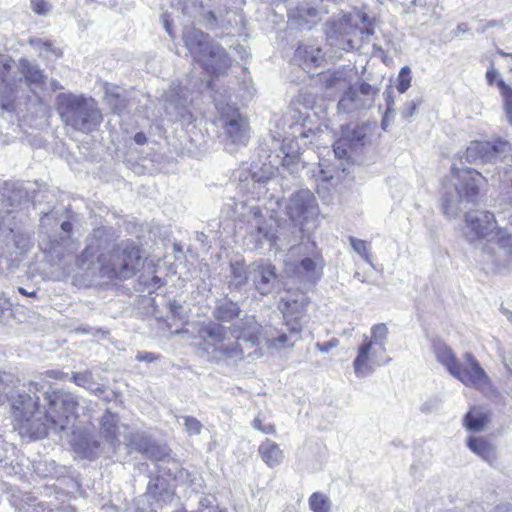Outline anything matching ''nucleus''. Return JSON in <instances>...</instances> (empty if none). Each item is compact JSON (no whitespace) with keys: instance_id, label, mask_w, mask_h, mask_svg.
<instances>
[{"instance_id":"5","label":"nucleus","mask_w":512,"mask_h":512,"mask_svg":"<svg viewBox=\"0 0 512 512\" xmlns=\"http://www.w3.org/2000/svg\"><path fill=\"white\" fill-rule=\"evenodd\" d=\"M228 333H230L228 328L216 322L203 324L198 330L199 337L205 342L207 352L217 362H237L243 357L239 342L231 341Z\"/></svg>"},{"instance_id":"2","label":"nucleus","mask_w":512,"mask_h":512,"mask_svg":"<svg viewBox=\"0 0 512 512\" xmlns=\"http://www.w3.org/2000/svg\"><path fill=\"white\" fill-rule=\"evenodd\" d=\"M96 252V247L88 245L77 258V266L92 274L98 271L102 277L128 279L136 273L141 263L138 247L128 241L119 243L107 254L96 257Z\"/></svg>"},{"instance_id":"29","label":"nucleus","mask_w":512,"mask_h":512,"mask_svg":"<svg viewBox=\"0 0 512 512\" xmlns=\"http://www.w3.org/2000/svg\"><path fill=\"white\" fill-rule=\"evenodd\" d=\"M73 447L77 453L85 458L97 457L105 450L104 447H101L100 442L94 439L92 435L84 433L74 434Z\"/></svg>"},{"instance_id":"60","label":"nucleus","mask_w":512,"mask_h":512,"mask_svg":"<svg viewBox=\"0 0 512 512\" xmlns=\"http://www.w3.org/2000/svg\"><path fill=\"white\" fill-rule=\"evenodd\" d=\"M322 181H330L333 178V174L329 170H325L323 168L319 169L318 174L316 175Z\"/></svg>"},{"instance_id":"21","label":"nucleus","mask_w":512,"mask_h":512,"mask_svg":"<svg viewBox=\"0 0 512 512\" xmlns=\"http://www.w3.org/2000/svg\"><path fill=\"white\" fill-rule=\"evenodd\" d=\"M321 9L314 6L311 0H302L295 7L288 10V19L291 25L299 29H310L320 20Z\"/></svg>"},{"instance_id":"42","label":"nucleus","mask_w":512,"mask_h":512,"mask_svg":"<svg viewBox=\"0 0 512 512\" xmlns=\"http://www.w3.org/2000/svg\"><path fill=\"white\" fill-rule=\"evenodd\" d=\"M11 235L14 253L17 255L25 254L33 246L32 234L29 231L22 230H9Z\"/></svg>"},{"instance_id":"17","label":"nucleus","mask_w":512,"mask_h":512,"mask_svg":"<svg viewBox=\"0 0 512 512\" xmlns=\"http://www.w3.org/2000/svg\"><path fill=\"white\" fill-rule=\"evenodd\" d=\"M301 328L293 325H285L281 329L269 327L265 329L263 338L269 349L284 350L291 349L302 339Z\"/></svg>"},{"instance_id":"33","label":"nucleus","mask_w":512,"mask_h":512,"mask_svg":"<svg viewBox=\"0 0 512 512\" xmlns=\"http://www.w3.org/2000/svg\"><path fill=\"white\" fill-rule=\"evenodd\" d=\"M389 330L386 324L378 323L371 327L370 336H364L362 343L369 344L370 347L386 353V344L388 341Z\"/></svg>"},{"instance_id":"26","label":"nucleus","mask_w":512,"mask_h":512,"mask_svg":"<svg viewBox=\"0 0 512 512\" xmlns=\"http://www.w3.org/2000/svg\"><path fill=\"white\" fill-rule=\"evenodd\" d=\"M71 380L79 387L88 390L90 393L97 397L102 398L106 402L112 401L116 397L115 392L106 394L107 387L95 382L93 373L91 370H85L83 372H76L72 374Z\"/></svg>"},{"instance_id":"16","label":"nucleus","mask_w":512,"mask_h":512,"mask_svg":"<svg viewBox=\"0 0 512 512\" xmlns=\"http://www.w3.org/2000/svg\"><path fill=\"white\" fill-rule=\"evenodd\" d=\"M250 281L255 290L267 296L275 291L279 284V276L276 267L268 262L255 261L250 264Z\"/></svg>"},{"instance_id":"56","label":"nucleus","mask_w":512,"mask_h":512,"mask_svg":"<svg viewBox=\"0 0 512 512\" xmlns=\"http://www.w3.org/2000/svg\"><path fill=\"white\" fill-rule=\"evenodd\" d=\"M252 427L264 434H274L276 432L274 425L263 424L262 420L258 417L253 420Z\"/></svg>"},{"instance_id":"22","label":"nucleus","mask_w":512,"mask_h":512,"mask_svg":"<svg viewBox=\"0 0 512 512\" xmlns=\"http://www.w3.org/2000/svg\"><path fill=\"white\" fill-rule=\"evenodd\" d=\"M483 249L495 257V263L500 264L512 255V237L506 229L496 228Z\"/></svg>"},{"instance_id":"32","label":"nucleus","mask_w":512,"mask_h":512,"mask_svg":"<svg viewBox=\"0 0 512 512\" xmlns=\"http://www.w3.org/2000/svg\"><path fill=\"white\" fill-rule=\"evenodd\" d=\"M259 454L265 464L270 468L279 466L284 458L283 451L280 449L279 445L270 439H266L259 446Z\"/></svg>"},{"instance_id":"25","label":"nucleus","mask_w":512,"mask_h":512,"mask_svg":"<svg viewBox=\"0 0 512 512\" xmlns=\"http://www.w3.org/2000/svg\"><path fill=\"white\" fill-rule=\"evenodd\" d=\"M217 52L210 49L203 55L199 63L208 73L213 75L223 74L231 66V60L225 49L217 43Z\"/></svg>"},{"instance_id":"40","label":"nucleus","mask_w":512,"mask_h":512,"mask_svg":"<svg viewBox=\"0 0 512 512\" xmlns=\"http://www.w3.org/2000/svg\"><path fill=\"white\" fill-rule=\"evenodd\" d=\"M241 310L237 303L229 300L219 302L213 312V316L222 322H230L240 317Z\"/></svg>"},{"instance_id":"59","label":"nucleus","mask_w":512,"mask_h":512,"mask_svg":"<svg viewBox=\"0 0 512 512\" xmlns=\"http://www.w3.org/2000/svg\"><path fill=\"white\" fill-rule=\"evenodd\" d=\"M61 230L66 234L65 237L61 238L62 244H71L70 243V233L72 231V224L69 221H64L60 225Z\"/></svg>"},{"instance_id":"50","label":"nucleus","mask_w":512,"mask_h":512,"mask_svg":"<svg viewBox=\"0 0 512 512\" xmlns=\"http://www.w3.org/2000/svg\"><path fill=\"white\" fill-rule=\"evenodd\" d=\"M350 245L352 246L353 250L360 255L365 262L368 264H372L370 254H369V247L366 243V241L355 238V237H349Z\"/></svg>"},{"instance_id":"12","label":"nucleus","mask_w":512,"mask_h":512,"mask_svg":"<svg viewBox=\"0 0 512 512\" xmlns=\"http://www.w3.org/2000/svg\"><path fill=\"white\" fill-rule=\"evenodd\" d=\"M378 89L363 82L358 89L349 88L338 102V110L345 113H353L370 109L375 102Z\"/></svg>"},{"instance_id":"4","label":"nucleus","mask_w":512,"mask_h":512,"mask_svg":"<svg viewBox=\"0 0 512 512\" xmlns=\"http://www.w3.org/2000/svg\"><path fill=\"white\" fill-rule=\"evenodd\" d=\"M56 105L63 122L75 130L89 133L102 122V114L91 98L60 93Z\"/></svg>"},{"instance_id":"6","label":"nucleus","mask_w":512,"mask_h":512,"mask_svg":"<svg viewBox=\"0 0 512 512\" xmlns=\"http://www.w3.org/2000/svg\"><path fill=\"white\" fill-rule=\"evenodd\" d=\"M216 107L218 113L215 123L221 131L226 150L233 153L238 147L248 143L250 138L248 121L234 106L217 104Z\"/></svg>"},{"instance_id":"51","label":"nucleus","mask_w":512,"mask_h":512,"mask_svg":"<svg viewBox=\"0 0 512 512\" xmlns=\"http://www.w3.org/2000/svg\"><path fill=\"white\" fill-rule=\"evenodd\" d=\"M411 69L409 66H404L401 68L398 77H397V83L396 88L400 93H405L410 85H411Z\"/></svg>"},{"instance_id":"64","label":"nucleus","mask_w":512,"mask_h":512,"mask_svg":"<svg viewBox=\"0 0 512 512\" xmlns=\"http://www.w3.org/2000/svg\"><path fill=\"white\" fill-rule=\"evenodd\" d=\"M493 512H512V506L508 504L498 505Z\"/></svg>"},{"instance_id":"14","label":"nucleus","mask_w":512,"mask_h":512,"mask_svg":"<svg viewBox=\"0 0 512 512\" xmlns=\"http://www.w3.org/2000/svg\"><path fill=\"white\" fill-rule=\"evenodd\" d=\"M309 300L305 294H287L281 298L279 309L283 315L285 325H293L303 330L308 322L306 313Z\"/></svg>"},{"instance_id":"37","label":"nucleus","mask_w":512,"mask_h":512,"mask_svg":"<svg viewBox=\"0 0 512 512\" xmlns=\"http://www.w3.org/2000/svg\"><path fill=\"white\" fill-rule=\"evenodd\" d=\"M280 151L283 154L281 165L291 172L297 169L299 161L298 143L291 139H285L281 145Z\"/></svg>"},{"instance_id":"20","label":"nucleus","mask_w":512,"mask_h":512,"mask_svg":"<svg viewBox=\"0 0 512 512\" xmlns=\"http://www.w3.org/2000/svg\"><path fill=\"white\" fill-rule=\"evenodd\" d=\"M272 171H248L242 170L239 172V190L247 193L252 199H259L267 192L266 184L271 180Z\"/></svg>"},{"instance_id":"8","label":"nucleus","mask_w":512,"mask_h":512,"mask_svg":"<svg viewBox=\"0 0 512 512\" xmlns=\"http://www.w3.org/2000/svg\"><path fill=\"white\" fill-rule=\"evenodd\" d=\"M496 228L497 223L493 213L476 210L465 214L462 233L470 244H478L483 240L487 242Z\"/></svg>"},{"instance_id":"52","label":"nucleus","mask_w":512,"mask_h":512,"mask_svg":"<svg viewBox=\"0 0 512 512\" xmlns=\"http://www.w3.org/2000/svg\"><path fill=\"white\" fill-rule=\"evenodd\" d=\"M333 151L335 156L339 159L350 157V154L355 152L354 150L350 149L347 138L338 139L333 145Z\"/></svg>"},{"instance_id":"13","label":"nucleus","mask_w":512,"mask_h":512,"mask_svg":"<svg viewBox=\"0 0 512 512\" xmlns=\"http://www.w3.org/2000/svg\"><path fill=\"white\" fill-rule=\"evenodd\" d=\"M286 212L295 225H299L302 230L303 223L317 214L313 193L308 189H301L292 194L286 206Z\"/></svg>"},{"instance_id":"53","label":"nucleus","mask_w":512,"mask_h":512,"mask_svg":"<svg viewBox=\"0 0 512 512\" xmlns=\"http://www.w3.org/2000/svg\"><path fill=\"white\" fill-rule=\"evenodd\" d=\"M421 103V98L413 99L407 102L401 112L403 118L406 119L407 121H410L416 115L417 109L421 105Z\"/></svg>"},{"instance_id":"41","label":"nucleus","mask_w":512,"mask_h":512,"mask_svg":"<svg viewBox=\"0 0 512 512\" xmlns=\"http://www.w3.org/2000/svg\"><path fill=\"white\" fill-rule=\"evenodd\" d=\"M488 422V416L479 408H472L464 417L463 424L469 431L481 432Z\"/></svg>"},{"instance_id":"48","label":"nucleus","mask_w":512,"mask_h":512,"mask_svg":"<svg viewBox=\"0 0 512 512\" xmlns=\"http://www.w3.org/2000/svg\"><path fill=\"white\" fill-rule=\"evenodd\" d=\"M497 87L503 99L504 109L510 124H512V88L502 79L497 81Z\"/></svg>"},{"instance_id":"46","label":"nucleus","mask_w":512,"mask_h":512,"mask_svg":"<svg viewBox=\"0 0 512 512\" xmlns=\"http://www.w3.org/2000/svg\"><path fill=\"white\" fill-rule=\"evenodd\" d=\"M30 44L39 51V55L45 59H50L52 57L58 58L61 53L58 49L53 47L50 41H43L42 39L36 38L31 39Z\"/></svg>"},{"instance_id":"61","label":"nucleus","mask_w":512,"mask_h":512,"mask_svg":"<svg viewBox=\"0 0 512 512\" xmlns=\"http://www.w3.org/2000/svg\"><path fill=\"white\" fill-rule=\"evenodd\" d=\"M136 359L138 361L152 362L156 359L155 355L152 353H138L136 355Z\"/></svg>"},{"instance_id":"35","label":"nucleus","mask_w":512,"mask_h":512,"mask_svg":"<svg viewBox=\"0 0 512 512\" xmlns=\"http://www.w3.org/2000/svg\"><path fill=\"white\" fill-rule=\"evenodd\" d=\"M18 379L10 373L0 372V405L4 404L7 400L13 401L18 398L20 394L30 395L25 390L18 392L17 395H13V390L16 387Z\"/></svg>"},{"instance_id":"1","label":"nucleus","mask_w":512,"mask_h":512,"mask_svg":"<svg viewBox=\"0 0 512 512\" xmlns=\"http://www.w3.org/2000/svg\"><path fill=\"white\" fill-rule=\"evenodd\" d=\"M67 374L59 370H47L40 374L36 380L30 381L28 391L32 395L20 394L13 401V413L19 432L31 439L44 438L49 429L60 432L75 419L78 407L77 397L69 392H57L53 399L50 398L51 412L41 408L38 404L39 397L36 392L45 388L46 378L63 379Z\"/></svg>"},{"instance_id":"28","label":"nucleus","mask_w":512,"mask_h":512,"mask_svg":"<svg viewBox=\"0 0 512 512\" xmlns=\"http://www.w3.org/2000/svg\"><path fill=\"white\" fill-rule=\"evenodd\" d=\"M104 100L111 112L117 115L126 113L130 105L127 92L118 86H107Z\"/></svg>"},{"instance_id":"11","label":"nucleus","mask_w":512,"mask_h":512,"mask_svg":"<svg viewBox=\"0 0 512 512\" xmlns=\"http://www.w3.org/2000/svg\"><path fill=\"white\" fill-rule=\"evenodd\" d=\"M363 33L364 30L358 28L346 16L338 22H333L326 31L329 44L346 52L357 47L359 36Z\"/></svg>"},{"instance_id":"15","label":"nucleus","mask_w":512,"mask_h":512,"mask_svg":"<svg viewBox=\"0 0 512 512\" xmlns=\"http://www.w3.org/2000/svg\"><path fill=\"white\" fill-rule=\"evenodd\" d=\"M464 358L465 362H459L452 376L467 387L481 389L488 386L490 378L478 360L471 353H466Z\"/></svg>"},{"instance_id":"31","label":"nucleus","mask_w":512,"mask_h":512,"mask_svg":"<svg viewBox=\"0 0 512 512\" xmlns=\"http://www.w3.org/2000/svg\"><path fill=\"white\" fill-rule=\"evenodd\" d=\"M126 445L131 449L144 453L149 458L157 457L160 453V447L154 445L151 439L143 432H131L126 436Z\"/></svg>"},{"instance_id":"43","label":"nucleus","mask_w":512,"mask_h":512,"mask_svg":"<svg viewBox=\"0 0 512 512\" xmlns=\"http://www.w3.org/2000/svg\"><path fill=\"white\" fill-rule=\"evenodd\" d=\"M250 237L255 242L256 248L265 243H268L270 247L277 245V237L267 225H258L256 230L251 232Z\"/></svg>"},{"instance_id":"7","label":"nucleus","mask_w":512,"mask_h":512,"mask_svg":"<svg viewBox=\"0 0 512 512\" xmlns=\"http://www.w3.org/2000/svg\"><path fill=\"white\" fill-rule=\"evenodd\" d=\"M512 154V143L502 138L492 141H472L465 152L468 163H492L505 161Z\"/></svg>"},{"instance_id":"55","label":"nucleus","mask_w":512,"mask_h":512,"mask_svg":"<svg viewBox=\"0 0 512 512\" xmlns=\"http://www.w3.org/2000/svg\"><path fill=\"white\" fill-rule=\"evenodd\" d=\"M184 425L189 434L197 435L201 432L202 424L194 417H184Z\"/></svg>"},{"instance_id":"36","label":"nucleus","mask_w":512,"mask_h":512,"mask_svg":"<svg viewBox=\"0 0 512 512\" xmlns=\"http://www.w3.org/2000/svg\"><path fill=\"white\" fill-rule=\"evenodd\" d=\"M322 268V260H314L310 257H306L295 266V272L300 277L307 278L308 280H316L320 278Z\"/></svg>"},{"instance_id":"23","label":"nucleus","mask_w":512,"mask_h":512,"mask_svg":"<svg viewBox=\"0 0 512 512\" xmlns=\"http://www.w3.org/2000/svg\"><path fill=\"white\" fill-rule=\"evenodd\" d=\"M229 330L234 338L233 341L238 342L242 339L246 342H250L252 345H255L262 335L261 325L256 321L255 316L251 315H245L239 318L238 321L232 324Z\"/></svg>"},{"instance_id":"38","label":"nucleus","mask_w":512,"mask_h":512,"mask_svg":"<svg viewBox=\"0 0 512 512\" xmlns=\"http://www.w3.org/2000/svg\"><path fill=\"white\" fill-rule=\"evenodd\" d=\"M366 131L367 127L365 125H348L345 129H343L341 138H347L350 149L357 152L364 145Z\"/></svg>"},{"instance_id":"10","label":"nucleus","mask_w":512,"mask_h":512,"mask_svg":"<svg viewBox=\"0 0 512 512\" xmlns=\"http://www.w3.org/2000/svg\"><path fill=\"white\" fill-rule=\"evenodd\" d=\"M166 115L173 121L183 124L193 122V114L188 107V90L180 85L171 86L162 96Z\"/></svg>"},{"instance_id":"47","label":"nucleus","mask_w":512,"mask_h":512,"mask_svg":"<svg viewBox=\"0 0 512 512\" xmlns=\"http://www.w3.org/2000/svg\"><path fill=\"white\" fill-rule=\"evenodd\" d=\"M309 506L313 512H330L331 501L325 494L315 492L309 498Z\"/></svg>"},{"instance_id":"39","label":"nucleus","mask_w":512,"mask_h":512,"mask_svg":"<svg viewBox=\"0 0 512 512\" xmlns=\"http://www.w3.org/2000/svg\"><path fill=\"white\" fill-rule=\"evenodd\" d=\"M20 68L29 85H34L35 87H42L44 85L45 76L38 65L27 59H21Z\"/></svg>"},{"instance_id":"44","label":"nucleus","mask_w":512,"mask_h":512,"mask_svg":"<svg viewBox=\"0 0 512 512\" xmlns=\"http://www.w3.org/2000/svg\"><path fill=\"white\" fill-rule=\"evenodd\" d=\"M321 81L327 89H343L347 84L348 80L343 70H336L322 74Z\"/></svg>"},{"instance_id":"18","label":"nucleus","mask_w":512,"mask_h":512,"mask_svg":"<svg viewBox=\"0 0 512 512\" xmlns=\"http://www.w3.org/2000/svg\"><path fill=\"white\" fill-rule=\"evenodd\" d=\"M182 38L189 54L198 63L201 62L203 55L210 49H212V52L218 51L217 42L195 27L185 28Z\"/></svg>"},{"instance_id":"3","label":"nucleus","mask_w":512,"mask_h":512,"mask_svg":"<svg viewBox=\"0 0 512 512\" xmlns=\"http://www.w3.org/2000/svg\"><path fill=\"white\" fill-rule=\"evenodd\" d=\"M484 177L471 168H451L450 175L443 181L442 209L449 218H456L461 204L475 202Z\"/></svg>"},{"instance_id":"30","label":"nucleus","mask_w":512,"mask_h":512,"mask_svg":"<svg viewBox=\"0 0 512 512\" xmlns=\"http://www.w3.org/2000/svg\"><path fill=\"white\" fill-rule=\"evenodd\" d=\"M467 447L482 460L493 465L497 460L496 447L486 438L481 436H471L467 440Z\"/></svg>"},{"instance_id":"49","label":"nucleus","mask_w":512,"mask_h":512,"mask_svg":"<svg viewBox=\"0 0 512 512\" xmlns=\"http://www.w3.org/2000/svg\"><path fill=\"white\" fill-rule=\"evenodd\" d=\"M30 9L40 17H47L53 11V4L49 0H30Z\"/></svg>"},{"instance_id":"57","label":"nucleus","mask_w":512,"mask_h":512,"mask_svg":"<svg viewBox=\"0 0 512 512\" xmlns=\"http://www.w3.org/2000/svg\"><path fill=\"white\" fill-rule=\"evenodd\" d=\"M183 3V12L186 14H193L198 10L199 0H181Z\"/></svg>"},{"instance_id":"45","label":"nucleus","mask_w":512,"mask_h":512,"mask_svg":"<svg viewBox=\"0 0 512 512\" xmlns=\"http://www.w3.org/2000/svg\"><path fill=\"white\" fill-rule=\"evenodd\" d=\"M250 265L247 267L240 263L235 262L231 264V284L239 288L250 281Z\"/></svg>"},{"instance_id":"9","label":"nucleus","mask_w":512,"mask_h":512,"mask_svg":"<svg viewBox=\"0 0 512 512\" xmlns=\"http://www.w3.org/2000/svg\"><path fill=\"white\" fill-rule=\"evenodd\" d=\"M153 459L158 461V476L155 482L153 480L149 482L148 489L154 496L157 495L156 489H158L159 485H169L170 482L184 484L191 481L188 471L184 470L177 460L168 457L162 450Z\"/></svg>"},{"instance_id":"34","label":"nucleus","mask_w":512,"mask_h":512,"mask_svg":"<svg viewBox=\"0 0 512 512\" xmlns=\"http://www.w3.org/2000/svg\"><path fill=\"white\" fill-rule=\"evenodd\" d=\"M433 352L437 361L446 368L450 375H453L459 361L452 349L443 342H435L433 344Z\"/></svg>"},{"instance_id":"24","label":"nucleus","mask_w":512,"mask_h":512,"mask_svg":"<svg viewBox=\"0 0 512 512\" xmlns=\"http://www.w3.org/2000/svg\"><path fill=\"white\" fill-rule=\"evenodd\" d=\"M119 416L112 413L109 409L105 410L99 422V432L104 438L109 451L116 452L120 445V425Z\"/></svg>"},{"instance_id":"62","label":"nucleus","mask_w":512,"mask_h":512,"mask_svg":"<svg viewBox=\"0 0 512 512\" xmlns=\"http://www.w3.org/2000/svg\"><path fill=\"white\" fill-rule=\"evenodd\" d=\"M61 246L60 242L58 240H53L51 242V246L48 250L49 253L51 254H56L57 256H60V252L58 250V248Z\"/></svg>"},{"instance_id":"19","label":"nucleus","mask_w":512,"mask_h":512,"mask_svg":"<svg viewBox=\"0 0 512 512\" xmlns=\"http://www.w3.org/2000/svg\"><path fill=\"white\" fill-rule=\"evenodd\" d=\"M384 354L380 350L370 347L369 344L361 343L357 348V355L353 361L356 377L366 378L370 376L377 367L382 365Z\"/></svg>"},{"instance_id":"63","label":"nucleus","mask_w":512,"mask_h":512,"mask_svg":"<svg viewBox=\"0 0 512 512\" xmlns=\"http://www.w3.org/2000/svg\"><path fill=\"white\" fill-rule=\"evenodd\" d=\"M134 141L139 145H143L146 143L147 137L143 132H138L134 136Z\"/></svg>"},{"instance_id":"27","label":"nucleus","mask_w":512,"mask_h":512,"mask_svg":"<svg viewBox=\"0 0 512 512\" xmlns=\"http://www.w3.org/2000/svg\"><path fill=\"white\" fill-rule=\"evenodd\" d=\"M294 59L303 70L310 72L313 68L322 64L324 53L314 45H300L295 51Z\"/></svg>"},{"instance_id":"58","label":"nucleus","mask_w":512,"mask_h":512,"mask_svg":"<svg viewBox=\"0 0 512 512\" xmlns=\"http://www.w3.org/2000/svg\"><path fill=\"white\" fill-rule=\"evenodd\" d=\"M339 345V341L335 338L329 340L325 343H317L316 348L322 353H328L332 348H335Z\"/></svg>"},{"instance_id":"54","label":"nucleus","mask_w":512,"mask_h":512,"mask_svg":"<svg viewBox=\"0 0 512 512\" xmlns=\"http://www.w3.org/2000/svg\"><path fill=\"white\" fill-rule=\"evenodd\" d=\"M169 311L172 317L176 319H184L186 316L185 307L176 299L169 302Z\"/></svg>"}]
</instances>
